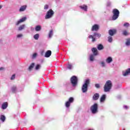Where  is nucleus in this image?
I'll return each instance as SVG.
<instances>
[{
  "label": "nucleus",
  "mask_w": 130,
  "mask_h": 130,
  "mask_svg": "<svg viewBox=\"0 0 130 130\" xmlns=\"http://www.w3.org/2000/svg\"><path fill=\"white\" fill-rule=\"evenodd\" d=\"M2 109H7L8 108V103H4L1 107Z\"/></svg>",
  "instance_id": "18"
},
{
  "label": "nucleus",
  "mask_w": 130,
  "mask_h": 130,
  "mask_svg": "<svg viewBox=\"0 0 130 130\" xmlns=\"http://www.w3.org/2000/svg\"><path fill=\"white\" fill-rule=\"evenodd\" d=\"M118 17H119V11L116 9H114L113 10V21H115V20L118 18Z\"/></svg>",
  "instance_id": "7"
},
{
  "label": "nucleus",
  "mask_w": 130,
  "mask_h": 130,
  "mask_svg": "<svg viewBox=\"0 0 130 130\" xmlns=\"http://www.w3.org/2000/svg\"><path fill=\"white\" fill-rule=\"evenodd\" d=\"M99 30V25L94 24L91 27V31H98Z\"/></svg>",
  "instance_id": "11"
},
{
  "label": "nucleus",
  "mask_w": 130,
  "mask_h": 130,
  "mask_svg": "<svg viewBox=\"0 0 130 130\" xmlns=\"http://www.w3.org/2000/svg\"><path fill=\"white\" fill-rule=\"evenodd\" d=\"M122 75L124 76V77H126V76L130 75V69L129 68L127 69L125 71H123Z\"/></svg>",
  "instance_id": "12"
},
{
  "label": "nucleus",
  "mask_w": 130,
  "mask_h": 130,
  "mask_svg": "<svg viewBox=\"0 0 130 130\" xmlns=\"http://www.w3.org/2000/svg\"><path fill=\"white\" fill-rule=\"evenodd\" d=\"M105 100H106V95H103L100 99L101 103H104L105 102Z\"/></svg>",
  "instance_id": "16"
},
{
  "label": "nucleus",
  "mask_w": 130,
  "mask_h": 130,
  "mask_svg": "<svg viewBox=\"0 0 130 130\" xmlns=\"http://www.w3.org/2000/svg\"><path fill=\"white\" fill-rule=\"evenodd\" d=\"M36 56H37V53H35L34 54H33L32 58H35L36 57Z\"/></svg>",
  "instance_id": "39"
},
{
  "label": "nucleus",
  "mask_w": 130,
  "mask_h": 130,
  "mask_svg": "<svg viewBox=\"0 0 130 130\" xmlns=\"http://www.w3.org/2000/svg\"><path fill=\"white\" fill-rule=\"evenodd\" d=\"M48 8H49V6H48V5H45L44 6V10H47V9H48Z\"/></svg>",
  "instance_id": "38"
},
{
  "label": "nucleus",
  "mask_w": 130,
  "mask_h": 130,
  "mask_svg": "<svg viewBox=\"0 0 130 130\" xmlns=\"http://www.w3.org/2000/svg\"><path fill=\"white\" fill-rule=\"evenodd\" d=\"M51 55V51L48 50L47 52H46L45 54V57H49Z\"/></svg>",
  "instance_id": "17"
},
{
  "label": "nucleus",
  "mask_w": 130,
  "mask_h": 130,
  "mask_svg": "<svg viewBox=\"0 0 130 130\" xmlns=\"http://www.w3.org/2000/svg\"><path fill=\"white\" fill-rule=\"evenodd\" d=\"M41 30V26L37 25L36 26L35 30L37 31H40Z\"/></svg>",
  "instance_id": "29"
},
{
  "label": "nucleus",
  "mask_w": 130,
  "mask_h": 130,
  "mask_svg": "<svg viewBox=\"0 0 130 130\" xmlns=\"http://www.w3.org/2000/svg\"><path fill=\"white\" fill-rule=\"evenodd\" d=\"M111 5V2H108V3H107V6H108V7H109L110 5Z\"/></svg>",
  "instance_id": "41"
},
{
  "label": "nucleus",
  "mask_w": 130,
  "mask_h": 130,
  "mask_svg": "<svg viewBox=\"0 0 130 130\" xmlns=\"http://www.w3.org/2000/svg\"><path fill=\"white\" fill-rule=\"evenodd\" d=\"M99 97H100L99 93H95L92 97V99L94 101H96V100H98V99H99Z\"/></svg>",
  "instance_id": "15"
},
{
  "label": "nucleus",
  "mask_w": 130,
  "mask_h": 130,
  "mask_svg": "<svg viewBox=\"0 0 130 130\" xmlns=\"http://www.w3.org/2000/svg\"><path fill=\"white\" fill-rule=\"evenodd\" d=\"M34 39L35 40H38L39 39V34H36L34 36Z\"/></svg>",
  "instance_id": "26"
},
{
  "label": "nucleus",
  "mask_w": 130,
  "mask_h": 130,
  "mask_svg": "<svg viewBox=\"0 0 130 130\" xmlns=\"http://www.w3.org/2000/svg\"><path fill=\"white\" fill-rule=\"evenodd\" d=\"M123 108H124V109H128V107H127V106H124Z\"/></svg>",
  "instance_id": "42"
},
{
  "label": "nucleus",
  "mask_w": 130,
  "mask_h": 130,
  "mask_svg": "<svg viewBox=\"0 0 130 130\" xmlns=\"http://www.w3.org/2000/svg\"><path fill=\"white\" fill-rule=\"evenodd\" d=\"M0 119L4 122L6 120V117L4 115H2Z\"/></svg>",
  "instance_id": "31"
},
{
  "label": "nucleus",
  "mask_w": 130,
  "mask_h": 130,
  "mask_svg": "<svg viewBox=\"0 0 130 130\" xmlns=\"http://www.w3.org/2000/svg\"><path fill=\"white\" fill-rule=\"evenodd\" d=\"M15 78H16V75H13L11 77V80H15Z\"/></svg>",
  "instance_id": "37"
},
{
  "label": "nucleus",
  "mask_w": 130,
  "mask_h": 130,
  "mask_svg": "<svg viewBox=\"0 0 130 130\" xmlns=\"http://www.w3.org/2000/svg\"><path fill=\"white\" fill-rule=\"evenodd\" d=\"M111 88H112V82L110 80L107 81L104 87L105 92H109Z\"/></svg>",
  "instance_id": "2"
},
{
  "label": "nucleus",
  "mask_w": 130,
  "mask_h": 130,
  "mask_svg": "<svg viewBox=\"0 0 130 130\" xmlns=\"http://www.w3.org/2000/svg\"><path fill=\"white\" fill-rule=\"evenodd\" d=\"M90 111L93 114H96L98 112V104L95 103L90 107Z\"/></svg>",
  "instance_id": "6"
},
{
  "label": "nucleus",
  "mask_w": 130,
  "mask_h": 130,
  "mask_svg": "<svg viewBox=\"0 0 130 130\" xmlns=\"http://www.w3.org/2000/svg\"><path fill=\"white\" fill-rule=\"evenodd\" d=\"M108 42H110V43H111L112 42V40H113V39H112V37L111 36H109L108 38Z\"/></svg>",
  "instance_id": "33"
},
{
  "label": "nucleus",
  "mask_w": 130,
  "mask_h": 130,
  "mask_svg": "<svg viewBox=\"0 0 130 130\" xmlns=\"http://www.w3.org/2000/svg\"><path fill=\"white\" fill-rule=\"evenodd\" d=\"M31 30H34V28H31Z\"/></svg>",
  "instance_id": "45"
},
{
  "label": "nucleus",
  "mask_w": 130,
  "mask_h": 130,
  "mask_svg": "<svg viewBox=\"0 0 130 130\" xmlns=\"http://www.w3.org/2000/svg\"><path fill=\"white\" fill-rule=\"evenodd\" d=\"M23 37V34H20L17 35V38H22Z\"/></svg>",
  "instance_id": "36"
},
{
  "label": "nucleus",
  "mask_w": 130,
  "mask_h": 130,
  "mask_svg": "<svg viewBox=\"0 0 130 130\" xmlns=\"http://www.w3.org/2000/svg\"><path fill=\"white\" fill-rule=\"evenodd\" d=\"M90 85V79H87L84 81V83L82 85L81 90L82 93H86L88 91V86Z\"/></svg>",
  "instance_id": "1"
},
{
  "label": "nucleus",
  "mask_w": 130,
  "mask_h": 130,
  "mask_svg": "<svg viewBox=\"0 0 130 130\" xmlns=\"http://www.w3.org/2000/svg\"><path fill=\"white\" fill-rule=\"evenodd\" d=\"M80 9L81 10H83V11H84V12H87L88 11V6L85 5H83L80 6Z\"/></svg>",
  "instance_id": "14"
},
{
  "label": "nucleus",
  "mask_w": 130,
  "mask_h": 130,
  "mask_svg": "<svg viewBox=\"0 0 130 130\" xmlns=\"http://www.w3.org/2000/svg\"><path fill=\"white\" fill-rule=\"evenodd\" d=\"M91 51L93 54H91L89 55V60L90 61H94L95 59V56L98 54V51L96 48H92Z\"/></svg>",
  "instance_id": "3"
},
{
  "label": "nucleus",
  "mask_w": 130,
  "mask_h": 130,
  "mask_svg": "<svg viewBox=\"0 0 130 130\" xmlns=\"http://www.w3.org/2000/svg\"><path fill=\"white\" fill-rule=\"evenodd\" d=\"M11 91L13 93H16V92L18 91V88H17V86H12L11 88Z\"/></svg>",
  "instance_id": "19"
},
{
  "label": "nucleus",
  "mask_w": 130,
  "mask_h": 130,
  "mask_svg": "<svg viewBox=\"0 0 130 130\" xmlns=\"http://www.w3.org/2000/svg\"><path fill=\"white\" fill-rule=\"evenodd\" d=\"M123 35L126 36L128 35V32H127V31L126 30H124L123 31Z\"/></svg>",
  "instance_id": "35"
},
{
  "label": "nucleus",
  "mask_w": 130,
  "mask_h": 130,
  "mask_svg": "<svg viewBox=\"0 0 130 130\" xmlns=\"http://www.w3.org/2000/svg\"><path fill=\"white\" fill-rule=\"evenodd\" d=\"M74 102V98H70L68 102H67L65 104L66 107L67 108H69L70 106H71V104L73 103Z\"/></svg>",
  "instance_id": "9"
},
{
  "label": "nucleus",
  "mask_w": 130,
  "mask_h": 130,
  "mask_svg": "<svg viewBox=\"0 0 130 130\" xmlns=\"http://www.w3.org/2000/svg\"><path fill=\"white\" fill-rule=\"evenodd\" d=\"M97 48L98 50H103L104 49V47L101 44L98 45Z\"/></svg>",
  "instance_id": "21"
},
{
  "label": "nucleus",
  "mask_w": 130,
  "mask_h": 130,
  "mask_svg": "<svg viewBox=\"0 0 130 130\" xmlns=\"http://www.w3.org/2000/svg\"><path fill=\"white\" fill-rule=\"evenodd\" d=\"M96 38H100V37H101V34L98 32H94L93 36H89L88 38H89V39H92V42H95V41H96Z\"/></svg>",
  "instance_id": "5"
},
{
  "label": "nucleus",
  "mask_w": 130,
  "mask_h": 130,
  "mask_svg": "<svg viewBox=\"0 0 130 130\" xmlns=\"http://www.w3.org/2000/svg\"><path fill=\"white\" fill-rule=\"evenodd\" d=\"M112 58L111 57H108L106 59V61L107 62V63H110L111 62H112Z\"/></svg>",
  "instance_id": "23"
},
{
  "label": "nucleus",
  "mask_w": 130,
  "mask_h": 130,
  "mask_svg": "<svg viewBox=\"0 0 130 130\" xmlns=\"http://www.w3.org/2000/svg\"><path fill=\"white\" fill-rule=\"evenodd\" d=\"M34 66H35V63H32L30 66L28 68V70L29 71H32V69L34 68Z\"/></svg>",
  "instance_id": "28"
},
{
  "label": "nucleus",
  "mask_w": 130,
  "mask_h": 130,
  "mask_svg": "<svg viewBox=\"0 0 130 130\" xmlns=\"http://www.w3.org/2000/svg\"><path fill=\"white\" fill-rule=\"evenodd\" d=\"M100 64L102 68H105L106 67V64L105 63V62H104V61H101Z\"/></svg>",
  "instance_id": "27"
},
{
  "label": "nucleus",
  "mask_w": 130,
  "mask_h": 130,
  "mask_svg": "<svg viewBox=\"0 0 130 130\" xmlns=\"http://www.w3.org/2000/svg\"><path fill=\"white\" fill-rule=\"evenodd\" d=\"M95 88H100V85L99 84H95Z\"/></svg>",
  "instance_id": "40"
},
{
  "label": "nucleus",
  "mask_w": 130,
  "mask_h": 130,
  "mask_svg": "<svg viewBox=\"0 0 130 130\" xmlns=\"http://www.w3.org/2000/svg\"><path fill=\"white\" fill-rule=\"evenodd\" d=\"M88 130H94V129H88Z\"/></svg>",
  "instance_id": "46"
},
{
  "label": "nucleus",
  "mask_w": 130,
  "mask_h": 130,
  "mask_svg": "<svg viewBox=\"0 0 130 130\" xmlns=\"http://www.w3.org/2000/svg\"><path fill=\"white\" fill-rule=\"evenodd\" d=\"M40 69H41V65L40 64H37L35 67L36 71H39V70H40Z\"/></svg>",
  "instance_id": "25"
},
{
  "label": "nucleus",
  "mask_w": 130,
  "mask_h": 130,
  "mask_svg": "<svg viewBox=\"0 0 130 130\" xmlns=\"http://www.w3.org/2000/svg\"><path fill=\"white\" fill-rule=\"evenodd\" d=\"M126 46H129L130 45V39L128 38L126 40V42L125 43Z\"/></svg>",
  "instance_id": "24"
},
{
  "label": "nucleus",
  "mask_w": 130,
  "mask_h": 130,
  "mask_svg": "<svg viewBox=\"0 0 130 130\" xmlns=\"http://www.w3.org/2000/svg\"><path fill=\"white\" fill-rule=\"evenodd\" d=\"M25 28H26V25L22 24L18 27V31H22V30H24Z\"/></svg>",
  "instance_id": "22"
},
{
  "label": "nucleus",
  "mask_w": 130,
  "mask_h": 130,
  "mask_svg": "<svg viewBox=\"0 0 130 130\" xmlns=\"http://www.w3.org/2000/svg\"><path fill=\"white\" fill-rule=\"evenodd\" d=\"M27 20V17H24L22 18L21 19H19L17 22L15 23V25L16 26H18V25H20L21 23H23V22H25V20Z\"/></svg>",
  "instance_id": "10"
},
{
  "label": "nucleus",
  "mask_w": 130,
  "mask_h": 130,
  "mask_svg": "<svg viewBox=\"0 0 130 130\" xmlns=\"http://www.w3.org/2000/svg\"><path fill=\"white\" fill-rule=\"evenodd\" d=\"M116 33V29H110L109 30V34L110 36H113L114 34Z\"/></svg>",
  "instance_id": "13"
},
{
  "label": "nucleus",
  "mask_w": 130,
  "mask_h": 130,
  "mask_svg": "<svg viewBox=\"0 0 130 130\" xmlns=\"http://www.w3.org/2000/svg\"><path fill=\"white\" fill-rule=\"evenodd\" d=\"M71 82L73 87H76L78 85V78L76 76H73L71 78Z\"/></svg>",
  "instance_id": "8"
},
{
  "label": "nucleus",
  "mask_w": 130,
  "mask_h": 130,
  "mask_svg": "<svg viewBox=\"0 0 130 130\" xmlns=\"http://www.w3.org/2000/svg\"><path fill=\"white\" fill-rule=\"evenodd\" d=\"M53 35V30H51L49 33V38H51Z\"/></svg>",
  "instance_id": "30"
},
{
  "label": "nucleus",
  "mask_w": 130,
  "mask_h": 130,
  "mask_svg": "<svg viewBox=\"0 0 130 130\" xmlns=\"http://www.w3.org/2000/svg\"><path fill=\"white\" fill-rule=\"evenodd\" d=\"M67 68L69 69V70H72V69H73V65L71 64H68Z\"/></svg>",
  "instance_id": "34"
},
{
  "label": "nucleus",
  "mask_w": 130,
  "mask_h": 130,
  "mask_svg": "<svg viewBox=\"0 0 130 130\" xmlns=\"http://www.w3.org/2000/svg\"><path fill=\"white\" fill-rule=\"evenodd\" d=\"M54 16V11L52 9H50L47 12L46 15L45 16V19L46 20H48V19H51L52 17Z\"/></svg>",
  "instance_id": "4"
},
{
  "label": "nucleus",
  "mask_w": 130,
  "mask_h": 130,
  "mask_svg": "<svg viewBox=\"0 0 130 130\" xmlns=\"http://www.w3.org/2000/svg\"><path fill=\"white\" fill-rule=\"evenodd\" d=\"M27 8V6L23 5L21 6L19 9V12H24V11L26 10V9Z\"/></svg>",
  "instance_id": "20"
},
{
  "label": "nucleus",
  "mask_w": 130,
  "mask_h": 130,
  "mask_svg": "<svg viewBox=\"0 0 130 130\" xmlns=\"http://www.w3.org/2000/svg\"><path fill=\"white\" fill-rule=\"evenodd\" d=\"M124 27H125V28H128L129 27V24L128 22H125L123 24Z\"/></svg>",
  "instance_id": "32"
},
{
  "label": "nucleus",
  "mask_w": 130,
  "mask_h": 130,
  "mask_svg": "<svg viewBox=\"0 0 130 130\" xmlns=\"http://www.w3.org/2000/svg\"><path fill=\"white\" fill-rule=\"evenodd\" d=\"M3 8V6H2V5H0V9Z\"/></svg>",
  "instance_id": "44"
},
{
  "label": "nucleus",
  "mask_w": 130,
  "mask_h": 130,
  "mask_svg": "<svg viewBox=\"0 0 130 130\" xmlns=\"http://www.w3.org/2000/svg\"><path fill=\"white\" fill-rule=\"evenodd\" d=\"M4 70V68H0V71H3Z\"/></svg>",
  "instance_id": "43"
}]
</instances>
